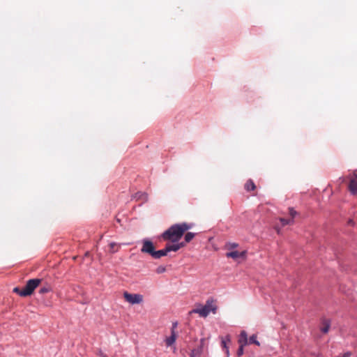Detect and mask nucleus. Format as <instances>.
<instances>
[{"label":"nucleus","mask_w":357,"mask_h":357,"mask_svg":"<svg viewBox=\"0 0 357 357\" xmlns=\"http://www.w3.org/2000/svg\"><path fill=\"white\" fill-rule=\"evenodd\" d=\"M190 228L191 225L186 222L174 224L162 232L160 237L164 241L177 243L182 238L184 233Z\"/></svg>","instance_id":"nucleus-1"},{"label":"nucleus","mask_w":357,"mask_h":357,"mask_svg":"<svg viewBox=\"0 0 357 357\" xmlns=\"http://www.w3.org/2000/svg\"><path fill=\"white\" fill-rule=\"evenodd\" d=\"M217 306L214 304L213 298H209L206 301L204 305H201L200 307L193 309L190 313L199 314L202 317H206L210 312L213 314L216 313Z\"/></svg>","instance_id":"nucleus-2"},{"label":"nucleus","mask_w":357,"mask_h":357,"mask_svg":"<svg viewBox=\"0 0 357 357\" xmlns=\"http://www.w3.org/2000/svg\"><path fill=\"white\" fill-rule=\"evenodd\" d=\"M42 280L39 278H34L29 280L26 285L22 289L21 296L26 297L32 294L35 289L40 284Z\"/></svg>","instance_id":"nucleus-3"},{"label":"nucleus","mask_w":357,"mask_h":357,"mask_svg":"<svg viewBox=\"0 0 357 357\" xmlns=\"http://www.w3.org/2000/svg\"><path fill=\"white\" fill-rule=\"evenodd\" d=\"M142 247L141 248V252L142 253L148 254L153 257L155 249L153 242L149 238H144L142 240Z\"/></svg>","instance_id":"nucleus-4"},{"label":"nucleus","mask_w":357,"mask_h":357,"mask_svg":"<svg viewBox=\"0 0 357 357\" xmlns=\"http://www.w3.org/2000/svg\"><path fill=\"white\" fill-rule=\"evenodd\" d=\"M123 297L127 302L129 303L134 304H139L143 301V296L139 294H130L127 291L123 293Z\"/></svg>","instance_id":"nucleus-5"},{"label":"nucleus","mask_w":357,"mask_h":357,"mask_svg":"<svg viewBox=\"0 0 357 357\" xmlns=\"http://www.w3.org/2000/svg\"><path fill=\"white\" fill-rule=\"evenodd\" d=\"M247 252L245 250L238 252L237 250H233L226 253V257L228 258H232L236 259L238 258H245Z\"/></svg>","instance_id":"nucleus-6"},{"label":"nucleus","mask_w":357,"mask_h":357,"mask_svg":"<svg viewBox=\"0 0 357 357\" xmlns=\"http://www.w3.org/2000/svg\"><path fill=\"white\" fill-rule=\"evenodd\" d=\"M230 341H231V339H230V336L229 335H226L224 337H222V340H221V345H222V348L225 350V353L227 356L229 355V347H227V343L230 342Z\"/></svg>","instance_id":"nucleus-7"},{"label":"nucleus","mask_w":357,"mask_h":357,"mask_svg":"<svg viewBox=\"0 0 357 357\" xmlns=\"http://www.w3.org/2000/svg\"><path fill=\"white\" fill-rule=\"evenodd\" d=\"M168 252H168L167 248L165 245V248L160 250H155L153 258L155 259H160L162 257L166 256Z\"/></svg>","instance_id":"nucleus-8"},{"label":"nucleus","mask_w":357,"mask_h":357,"mask_svg":"<svg viewBox=\"0 0 357 357\" xmlns=\"http://www.w3.org/2000/svg\"><path fill=\"white\" fill-rule=\"evenodd\" d=\"M239 344L247 345L248 343V335L245 331H242L240 333L239 339H238Z\"/></svg>","instance_id":"nucleus-9"},{"label":"nucleus","mask_w":357,"mask_h":357,"mask_svg":"<svg viewBox=\"0 0 357 357\" xmlns=\"http://www.w3.org/2000/svg\"><path fill=\"white\" fill-rule=\"evenodd\" d=\"M349 189L352 195H357V180L353 178L350 181Z\"/></svg>","instance_id":"nucleus-10"},{"label":"nucleus","mask_w":357,"mask_h":357,"mask_svg":"<svg viewBox=\"0 0 357 357\" xmlns=\"http://www.w3.org/2000/svg\"><path fill=\"white\" fill-rule=\"evenodd\" d=\"M176 339V333L174 330H172L171 335L169 337H167L165 340L167 346L169 347L172 344H173L175 342Z\"/></svg>","instance_id":"nucleus-11"},{"label":"nucleus","mask_w":357,"mask_h":357,"mask_svg":"<svg viewBox=\"0 0 357 357\" xmlns=\"http://www.w3.org/2000/svg\"><path fill=\"white\" fill-rule=\"evenodd\" d=\"M132 197L137 200L142 199L144 202L148 200V195L146 192H137Z\"/></svg>","instance_id":"nucleus-12"},{"label":"nucleus","mask_w":357,"mask_h":357,"mask_svg":"<svg viewBox=\"0 0 357 357\" xmlns=\"http://www.w3.org/2000/svg\"><path fill=\"white\" fill-rule=\"evenodd\" d=\"M322 323L324 326L321 328V331L323 333H327L331 326V321L329 319H324Z\"/></svg>","instance_id":"nucleus-13"},{"label":"nucleus","mask_w":357,"mask_h":357,"mask_svg":"<svg viewBox=\"0 0 357 357\" xmlns=\"http://www.w3.org/2000/svg\"><path fill=\"white\" fill-rule=\"evenodd\" d=\"M256 186L252 180H248L245 184V188L247 191H252L255 189Z\"/></svg>","instance_id":"nucleus-14"},{"label":"nucleus","mask_w":357,"mask_h":357,"mask_svg":"<svg viewBox=\"0 0 357 357\" xmlns=\"http://www.w3.org/2000/svg\"><path fill=\"white\" fill-rule=\"evenodd\" d=\"M256 344L257 346H259L260 345L259 342L257 340V335H255V334L252 335L250 337V338L248 339V344Z\"/></svg>","instance_id":"nucleus-15"},{"label":"nucleus","mask_w":357,"mask_h":357,"mask_svg":"<svg viewBox=\"0 0 357 357\" xmlns=\"http://www.w3.org/2000/svg\"><path fill=\"white\" fill-rule=\"evenodd\" d=\"M195 236V234L193 232H188L185 234L184 236L185 242L189 243L190 242L193 238Z\"/></svg>","instance_id":"nucleus-16"},{"label":"nucleus","mask_w":357,"mask_h":357,"mask_svg":"<svg viewBox=\"0 0 357 357\" xmlns=\"http://www.w3.org/2000/svg\"><path fill=\"white\" fill-rule=\"evenodd\" d=\"M168 252H176L178 250V246L176 243H174V244H167L166 245Z\"/></svg>","instance_id":"nucleus-17"},{"label":"nucleus","mask_w":357,"mask_h":357,"mask_svg":"<svg viewBox=\"0 0 357 357\" xmlns=\"http://www.w3.org/2000/svg\"><path fill=\"white\" fill-rule=\"evenodd\" d=\"M202 354V348H197L191 351L190 357H196Z\"/></svg>","instance_id":"nucleus-18"},{"label":"nucleus","mask_w":357,"mask_h":357,"mask_svg":"<svg viewBox=\"0 0 357 357\" xmlns=\"http://www.w3.org/2000/svg\"><path fill=\"white\" fill-rule=\"evenodd\" d=\"M280 221L283 226L289 225L294 222L293 219H286L283 218H280Z\"/></svg>","instance_id":"nucleus-19"},{"label":"nucleus","mask_w":357,"mask_h":357,"mask_svg":"<svg viewBox=\"0 0 357 357\" xmlns=\"http://www.w3.org/2000/svg\"><path fill=\"white\" fill-rule=\"evenodd\" d=\"M238 246V243H231V242L227 243V245H226L227 248L228 250H231L232 251H233V250L236 248Z\"/></svg>","instance_id":"nucleus-20"},{"label":"nucleus","mask_w":357,"mask_h":357,"mask_svg":"<svg viewBox=\"0 0 357 357\" xmlns=\"http://www.w3.org/2000/svg\"><path fill=\"white\" fill-rule=\"evenodd\" d=\"M51 291V288L49 286L43 287L39 290V294H44Z\"/></svg>","instance_id":"nucleus-21"},{"label":"nucleus","mask_w":357,"mask_h":357,"mask_svg":"<svg viewBox=\"0 0 357 357\" xmlns=\"http://www.w3.org/2000/svg\"><path fill=\"white\" fill-rule=\"evenodd\" d=\"M155 271L158 274L163 273L166 271V268L164 266H159L157 267Z\"/></svg>","instance_id":"nucleus-22"},{"label":"nucleus","mask_w":357,"mask_h":357,"mask_svg":"<svg viewBox=\"0 0 357 357\" xmlns=\"http://www.w3.org/2000/svg\"><path fill=\"white\" fill-rule=\"evenodd\" d=\"M115 246H116V243L112 242V243H109L110 252H111L114 253V252H117L118 249H114Z\"/></svg>","instance_id":"nucleus-23"},{"label":"nucleus","mask_w":357,"mask_h":357,"mask_svg":"<svg viewBox=\"0 0 357 357\" xmlns=\"http://www.w3.org/2000/svg\"><path fill=\"white\" fill-rule=\"evenodd\" d=\"M245 345H242V344H240L238 350H237V356H241L243 354V352H244V349H243V347H244Z\"/></svg>","instance_id":"nucleus-24"},{"label":"nucleus","mask_w":357,"mask_h":357,"mask_svg":"<svg viewBox=\"0 0 357 357\" xmlns=\"http://www.w3.org/2000/svg\"><path fill=\"white\" fill-rule=\"evenodd\" d=\"M296 214L297 212L294 209V208H289V215L291 216V219H293Z\"/></svg>","instance_id":"nucleus-25"},{"label":"nucleus","mask_w":357,"mask_h":357,"mask_svg":"<svg viewBox=\"0 0 357 357\" xmlns=\"http://www.w3.org/2000/svg\"><path fill=\"white\" fill-rule=\"evenodd\" d=\"M22 289H20L19 287H16L13 289V291L16 294H17L18 295H20L21 296V292H22Z\"/></svg>","instance_id":"nucleus-26"},{"label":"nucleus","mask_w":357,"mask_h":357,"mask_svg":"<svg viewBox=\"0 0 357 357\" xmlns=\"http://www.w3.org/2000/svg\"><path fill=\"white\" fill-rule=\"evenodd\" d=\"M204 343H205V339L202 338L200 340V345L197 347V348H202V352L203 351V347H204Z\"/></svg>","instance_id":"nucleus-27"},{"label":"nucleus","mask_w":357,"mask_h":357,"mask_svg":"<svg viewBox=\"0 0 357 357\" xmlns=\"http://www.w3.org/2000/svg\"><path fill=\"white\" fill-rule=\"evenodd\" d=\"M351 356V353L350 351H347L342 356H340L337 357H350Z\"/></svg>","instance_id":"nucleus-28"},{"label":"nucleus","mask_w":357,"mask_h":357,"mask_svg":"<svg viewBox=\"0 0 357 357\" xmlns=\"http://www.w3.org/2000/svg\"><path fill=\"white\" fill-rule=\"evenodd\" d=\"M185 243H186L185 242H181V243L177 242V243H176V244H177V245H178V250H179L180 248H181L184 247V246H185Z\"/></svg>","instance_id":"nucleus-29"},{"label":"nucleus","mask_w":357,"mask_h":357,"mask_svg":"<svg viewBox=\"0 0 357 357\" xmlns=\"http://www.w3.org/2000/svg\"><path fill=\"white\" fill-rule=\"evenodd\" d=\"M176 326H177V322H174V323H173L172 330H174V328H175Z\"/></svg>","instance_id":"nucleus-30"},{"label":"nucleus","mask_w":357,"mask_h":357,"mask_svg":"<svg viewBox=\"0 0 357 357\" xmlns=\"http://www.w3.org/2000/svg\"><path fill=\"white\" fill-rule=\"evenodd\" d=\"M354 175L355 178H357V170L355 171Z\"/></svg>","instance_id":"nucleus-31"},{"label":"nucleus","mask_w":357,"mask_h":357,"mask_svg":"<svg viewBox=\"0 0 357 357\" xmlns=\"http://www.w3.org/2000/svg\"><path fill=\"white\" fill-rule=\"evenodd\" d=\"M349 225H353V220H349Z\"/></svg>","instance_id":"nucleus-32"}]
</instances>
